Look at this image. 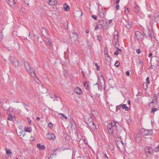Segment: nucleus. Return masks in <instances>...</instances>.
Listing matches in <instances>:
<instances>
[{"instance_id":"obj_43","label":"nucleus","mask_w":159,"mask_h":159,"mask_svg":"<svg viewBox=\"0 0 159 159\" xmlns=\"http://www.w3.org/2000/svg\"><path fill=\"white\" fill-rule=\"evenodd\" d=\"M92 17L93 19H94L95 20H96L97 18V16L96 15H93L92 16Z\"/></svg>"},{"instance_id":"obj_40","label":"nucleus","mask_w":159,"mask_h":159,"mask_svg":"<svg viewBox=\"0 0 159 159\" xmlns=\"http://www.w3.org/2000/svg\"><path fill=\"white\" fill-rule=\"evenodd\" d=\"M2 33L1 32H0V40L2 39Z\"/></svg>"},{"instance_id":"obj_64","label":"nucleus","mask_w":159,"mask_h":159,"mask_svg":"<svg viewBox=\"0 0 159 159\" xmlns=\"http://www.w3.org/2000/svg\"><path fill=\"white\" fill-rule=\"evenodd\" d=\"M154 103V102H153V100H152V102H150V104L151 103Z\"/></svg>"},{"instance_id":"obj_11","label":"nucleus","mask_w":159,"mask_h":159,"mask_svg":"<svg viewBox=\"0 0 159 159\" xmlns=\"http://www.w3.org/2000/svg\"><path fill=\"white\" fill-rule=\"evenodd\" d=\"M152 31L148 29V31L147 33H144V36L147 38L151 39L152 38Z\"/></svg>"},{"instance_id":"obj_26","label":"nucleus","mask_w":159,"mask_h":159,"mask_svg":"<svg viewBox=\"0 0 159 159\" xmlns=\"http://www.w3.org/2000/svg\"><path fill=\"white\" fill-rule=\"evenodd\" d=\"M22 104H23V106H24V108H25V109L26 110H27V111H28L29 110L28 109H27V107L28 106V105L25 104V103H22Z\"/></svg>"},{"instance_id":"obj_59","label":"nucleus","mask_w":159,"mask_h":159,"mask_svg":"<svg viewBox=\"0 0 159 159\" xmlns=\"http://www.w3.org/2000/svg\"><path fill=\"white\" fill-rule=\"evenodd\" d=\"M54 97L56 98H58V96L57 95H56V94H55L54 95Z\"/></svg>"},{"instance_id":"obj_5","label":"nucleus","mask_w":159,"mask_h":159,"mask_svg":"<svg viewBox=\"0 0 159 159\" xmlns=\"http://www.w3.org/2000/svg\"><path fill=\"white\" fill-rule=\"evenodd\" d=\"M27 71L30 75L32 76L33 77L36 81H37L36 79L38 80V79L36 76L35 70L34 69L30 68V69H29L28 70H27Z\"/></svg>"},{"instance_id":"obj_55","label":"nucleus","mask_w":159,"mask_h":159,"mask_svg":"<svg viewBox=\"0 0 159 159\" xmlns=\"http://www.w3.org/2000/svg\"><path fill=\"white\" fill-rule=\"evenodd\" d=\"M120 2V0H116V4H118Z\"/></svg>"},{"instance_id":"obj_31","label":"nucleus","mask_w":159,"mask_h":159,"mask_svg":"<svg viewBox=\"0 0 159 159\" xmlns=\"http://www.w3.org/2000/svg\"><path fill=\"white\" fill-rule=\"evenodd\" d=\"M157 108H153L151 111V113H154L155 111H157Z\"/></svg>"},{"instance_id":"obj_20","label":"nucleus","mask_w":159,"mask_h":159,"mask_svg":"<svg viewBox=\"0 0 159 159\" xmlns=\"http://www.w3.org/2000/svg\"><path fill=\"white\" fill-rule=\"evenodd\" d=\"M24 64L25 66V69L27 70H28L29 69L31 68L30 67V66L28 63L27 62H24Z\"/></svg>"},{"instance_id":"obj_13","label":"nucleus","mask_w":159,"mask_h":159,"mask_svg":"<svg viewBox=\"0 0 159 159\" xmlns=\"http://www.w3.org/2000/svg\"><path fill=\"white\" fill-rule=\"evenodd\" d=\"M6 1L11 7H13L15 4L14 0H6Z\"/></svg>"},{"instance_id":"obj_28","label":"nucleus","mask_w":159,"mask_h":159,"mask_svg":"<svg viewBox=\"0 0 159 159\" xmlns=\"http://www.w3.org/2000/svg\"><path fill=\"white\" fill-rule=\"evenodd\" d=\"M5 150L6 151L7 154L8 155V156H9V154H11V151L9 150H7V148L5 149Z\"/></svg>"},{"instance_id":"obj_27","label":"nucleus","mask_w":159,"mask_h":159,"mask_svg":"<svg viewBox=\"0 0 159 159\" xmlns=\"http://www.w3.org/2000/svg\"><path fill=\"white\" fill-rule=\"evenodd\" d=\"M121 107V105H119L117 106L116 107V112H117L118 110L120 109V108Z\"/></svg>"},{"instance_id":"obj_60","label":"nucleus","mask_w":159,"mask_h":159,"mask_svg":"<svg viewBox=\"0 0 159 159\" xmlns=\"http://www.w3.org/2000/svg\"><path fill=\"white\" fill-rule=\"evenodd\" d=\"M112 21V20H110L109 21V24H111Z\"/></svg>"},{"instance_id":"obj_44","label":"nucleus","mask_w":159,"mask_h":159,"mask_svg":"<svg viewBox=\"0 0 159 159\" xmlns=\"http://www.w3.org/2000/svg\"><path fill=\"white\" fill-rule=\"evenodd\" d=\"M16 159H23V157L21 156H18L17 157H16Z\"/></svg>"},{"instance_id":"obj_34","label":"nucleus","mask_w":159,"mask_h":159,"mask_svg":"<svg viewBox=\"0 0 159 159\" xmlns=\"http://www.w3.org/2000/svg\"><path fill=\"white\" fill-rule=\"evenodd\" d=\"M129 12V11L128 8H127L125 10V14L127 15L128 14Z\"/></svg>"},{"instance_id":"obj_58","label":"nucleus","mask_w":159,"mask_h":159,"mask_svg":"<svg viewBox=\"0 0 159 159\" xmlns=\"http://www.w3.org/2000/svg\"><path fill=\"white\" fill-rule=\"evenodd\" d=\"M127 103L129 105H130V102L129 100H128L127 101Z\"/></svg>"},{"instance_id":"obj_63","label":"nucleus","mask_w":159,"mask_h":159,"mask_svg":"<svg viewBox=\"0 0 159 159\" xmlns=\"http://www.w3.org/2000/svg\"><path fill=\"white\" fill-rule=\"evenodd\" d=\"M36 119L37 120H39L40 118L39 117H36Z\"/></svg>"},{"instance_id":"obj_14","label":"nucleus","mask_w":159,"mask_h":159,"mask_svg":"<svg viewBox=\"0 0 159 159\" xmlns=\"http://www.w3.org/2000/svg\"><path fill=\"white\" fill-rule=\"evenodd\" d=\"M74 91L75 93L77 94H82V91L81 89L79 87H76Z\"/></svg>"},{"instance_id":"obj_50","label":"nucleus","mask_w":159,"mask_h":159,"mask_svg":"<svg viewBox=\"0 0 159 159\" xmlns=\"http://www.w3.org/2000/svg\"><path fill=\"white\" fill-rule=\"evenodd\" d=\"M71 124L72 126L73 125H75V124L74 121H71Z\"/></svg>"},{"instance_id":"obj_51","label":"nucleus","mask_w":159,"mask_h":159,"mask_svg":"<svg viewBox=\"0 0 159 159\" xmlns=\"http://www.w3.org/2000/svg\"><path fill=\"white\" fill-rule=\"evenodd\" d=\"M126 74L127 76H129V73L128 71H126Z\"/></svg>"},{"instance_id":"obj_57","label":"nucleus","mask_w":159,"mask_h":159,"mask_svg":"<svg viewBox=\"0 0 159 159\" xmlns=\"http://www.w3.org/2000/svg\"><path fill=\"white\" fill-rule=\"evenodd\" d=\"M89 30H86V31H85V32L87 33V34H88L89 33Z\"/></svg>"},{"instance_id":"obj_41","label":"nucleus","mask_w":159,"mask_h":159,"mask_svg":"<svg viewBox=\"0 0 159 159\" xmlns=\"http://www.w3.org/2000/svg\"><path fill=\"white\" fill-rule=\"evenodd\" d=\"M21 134H23V132L22 131L21 132L19 133V134L17 133V134L18 135L20 136L21 135Z\"/></svg>"},{"instance_id":"obj_30","label":"nucleus","mask_w":159,"mask_h":159,"mask_svg":"<svg viewBox=\"0 0 159 159\" xmlns=\"http://www.w3.org/2000/svg\"><path fill=\"white\" fill-rule=\"evenodd\" d=\"M118 32L117 31H115L114 33V38L116 39H116H117Z\"/></svg>"},{"instance_id":"obj_16","label":"nucleus","mask_w":159,"mask_h":159,"mask_svg":"<svg viewBox=\"0 0 159 159\" xmlns=\"http://www.w3.org/2000/svg\"><path fill=\"white\" fill-rule=\"evenodd\" d=\"M63 9L65 11H68L70 10V8L69 5H67L66 4H64Z\"/></svg>"},{"instance_id":"obj_2","label":"nucleus","mask_w":159,"mask_h":159,"mask_svg":"<svg viewBox=\"0 0 159 159\" xmlns=\"http://www.w3.org/2000/svg\"><path fill=\"white\" fill-rule=\"evenodd\" d=\"M141 131L143 135L146 136L151 135L153 134V130L152 129H142Z\"/></svg>"},{"instance_id":"obj_39","label":"nucleus","mask_w":159,"mask_h":159,"mask_svg":"<svg viewBox=\"0 0 159 159\" xmlns=\"http://www.w3.org/2000/svg\"><path fill=\"white\" fill-rule=\"evenodd\" d=\"M84 86L86 88H87L88 87V85L87 84V83L85 82H84Z\"/></svg>"},{"instance_id":"obj_22","label":"nucleus","mask_w":159,"mask_h":159,"mask_svg":"<svg viewBox=\"0 0 159 159\" xmlns=\"http://www.w3.org/2000/svg\"><path fill=\"white\" fill-rule=\"evenodd\" d=\"M139 10V7L136 4H135V5L134 6V11H135L136 12L138 13Z\"/></svg>"},{"instance_id":"obj_54","label":"nucleus","mask_w":159,"mask_h":159,"mask_svg":"<svg viewBox=\"0 0 159 159\" xmlns=\"http://www.w3.org/2000/svg\"><path fill=\"white\" fill-rule=\"evenodd\" d=\"M152 55V53H150L148 55V57H151Z\"/></svg>"},{"instance_id":"obj_47","label":"nucleus","mask_w":159,"mask_h":159,"mask_svg":"<svg viewBox=\"0 0 159 159\" xmlns=\"http://www.w3.org/2000/svg\"><path fill=\"white\" fill-rule=\"evenodd\" d=\"M136 52L138 53L139 54L141 52V51L139 49H138L136 50Z\"/></svg>"},{"instance_id":"obj_29","label":"nucleus","mask_w":159,"mask_h":159,"mask_svg":"<svg viewBox=\"0 0 159 159\" xmlns=\"http://www.w3.org/2000/svg\"><path fill=\"white\" fill-rule=\"evenodd\" d=\"M120 65V62L118 61H116V62L115 63L114 65L116 67H118Z\"/></svg>"},{"instance_id":"obj_24","label":"nucleus","mask_w":159,"mask_h":159,"mask_svg":"<svg viewBox=\"0 0 159 159\" xmlns=\"http://www.w3.org/2000/svg\"><path fill=\"white\" fill-rule=\"evenodd\" d=\"M121 107L122 109H125L126 111H128L129 110L128 107L126 106V105L125 104H123L122 106H121Z\"/></svg>"},{"instance_id":"obj_4","label":"nucleus","mask_w":159,"mask_h":159,"mask_svg":"<svg viewBox=\"0 0 159 159\" xmlns=\"http://www.w3.org/2000/svg\"><path fill=\"white\" fill-rule=\"evenodd\" d=\"M135 39L139 41H141L143 38V35L139 31H137L135 32Z\"/></svg>"},{"instance_id":"obj_37","label":"nucleus","mask_w":159,"mask_h":159,"mask_svg":"<svg viewBox=\"0 0 159 159\" xmlns=\"http://www.w3.org/2000/svg\"><path fill=\"white\" fill-rule=\"evenodd\" d=\"M48 126L50 128H51L53 127V125L51 123H49L48 124Z\"/></svg>"},{"instance_id":"obj_7","label":"nucleus","mask_w":159,"mask_h":159,"mask_svg":"<svg viewBox=\"0 0 159 159\" xmlns=\"http://www.w3.org/2000/svg\"><path fill=\"white\" fill-rule=\"evenodd\" d=\"M2 106L3 108L6 111H8L10 107V106L9 104L7 103L6 101H4V103L2 104Z\"/></svg>"},{"instance_id":"obj_12","label":"nucleus","mask_w":159,"mask_h":159,"mask_svg":"<svg viewBox=\"0 0 159 159\" xmlns=\"http://www.w3.org/2000/svg\"><path fill=\"white\" fill-rule=\"evenodd\" d=\"M142 135L140 134H138L136 136V140L137 142H140L142 140Z\"/></svg>"},{"instance_id":"obj_36","label":"nucleus","mask_w":159,"mask_h":159,"mask_svg":"<svg viewBox=\"0 0 159 159\" xmlns=\"http://www.w3.org/2000/svg\"><path fill=\"white\" fill-rule=\"evenodd\" d=\"M149 77H148L146 80L147 83L148 84H150V81L149 80Z\"/></svg>"},{"instance_id":"obj_25","label":"nucleus","mask_w":159,"mask_h":159,"mask_svg":"<svg viewBox=\"0 0 159 159\" xmlns=\"http://www.w3.org/2000/svg\"><path fill=\"white\" fill-rule=\"evenodd\" d=\"M15 116H14L11 115L7 117V119L9 120H11L12 119L15 118Z\"/></svg>"},{"instance_id":"obj_6","label":"nucleus","mask_w":159,"mask_h":159,"mask_svg":"<svg viewBox=\"0 0 159 159\" xmlns=\"http://www.w3.org/2000/svg\"><path fill=\"white\" fill-rule=\"evenodd\" d=\"M117 146L120 150H123L125 148L124 144L122 141L120 140H116L115 141Z\"/></svg>"},{"instance_id":"obj_62","label":"nucleus","mask_w":159,"mask_h":159,"mask_svg":"<svg viewBox=\"0 0 159 159\" xmlns=\"http://www.w3.org/2000/svg\"><path fill=\"white\" fill-rule=\"evenodd\" d=\"M7 113L8 114V115L9 116H11V115H10V113L9 112H8V111H7Z\"/></svg>"},{"instance_id":"obj_8","label":"nucleus","mask_w":159,"mask_h":159,"mask_svg":"<svg viewBox=\"0 0 159 159\" xmlns=\"http://www.w3.org/2000/svg\"><path fill=\"white\" fill-rule=\"evenodd\" d=\"M145 152L147 154H152L153 152V149L150 147H147L145 149Z\"/></svg>"},{"instance_id":"obj_35","label":"nucleus","mask_w":159,"mask_h":159,"mask_svg":"<svg viewBox=\"0 0 159 159\" xmlns=\"http://www.w3.org/2000/svg\"><path fill=\"white\" fill-rule=\"evenodd\" d=\"M154 150L156 152H158L159 151V147L157 146V147H155V149H154Z\"/></svg>"},{"instance_id":"obj_49","label":"nucleus","mask_w":159,"mask_h":159,"mask_svg":"<svg viewBox=\"0 0 159 159\" xmlns=\"http://www.w3.org/2000/svg\"><path fill=\"white\" fill-rule=\"evenodd\" d=\"M118 54H119V53H118V51H117L114 53V54L116 55L117 56L118 55Z\"/></svg>"},{"instance_id":"obj_48","label":"nucleus","mask_w":159,"mask_h":159,"mask_svg":"<svg viewBox=\"0 0 159 159\" xmlns=\"http://www.w3.org/2000/svg\"><path fill=\"white\" fill-rule=\"evenodd\" d=\"M99 28V26L97 25L96 26L95 28V30H98V29Z\"/></svg>"},{"instance_id":"obj_9","label":"nucleus","mask_w":159,"mask_h":159,"mask_svg":"<svg viewBox=\"0 0 159 159\" xmlns=\"http://www.w3.org/2000/svg\"><path fill=\"white\" fill-rule=\"evenodd\" d=\"M46 136L48 139L50 140H53L55 138L54 134L52 133H48Z\"/></svg>"},{"instance_id":"obj_32","label":"nucleus","mask_w":159,"mask_h":159,"mask_svg":"<svg viewBox=\"0 0 159 159\" xmlns=\"http://www.w3.org/2000/svg\"><path fill=\"white\" fill-rule=\"evenodd\" d=\"M45 147L44 145H42L41 146L40 148L39 149L40 150H43L45 149Z\"/></svg>"},{"instance_id":"obj_46","label":"nucleus","mask_w":159,"mask_h":159,"mask_svg":"<svg viewBox=\"0 0 159 159\" xmlns=\"http://www.w3.org/2000/svg\"><path fill=\"white\" fill-rule=\"evenodd\" d=\"M13 102L16 103H20V102L18 100H14Z\"/></svg>"},{"instance_id":"obj_3","label":"nucleus","mask_w":159,"mask_h":159,"mask_svg":"<svg viewBox=\"0 0 159 159\" xmlns=\"http://www.w3.org/2000/svg\"><path fill=\"white\" fill-rule=\"evenodd\" d=\"M9 59L11 63L15 65L16 66H22V64H20V63H19L14 57H11Z\"/></svg>"},{"instance_id":"obj_42","label":"nucleus","mask_w":159,"mask_h":159,"mask_svg":"<svg viewBox=\"0 0 159 159\" xmlns=\"http://www.w3.org/2000/svg\"><path fill=\"white\" fill-rule=\"evenodd\" d=\"M27 120H29L28 123H29V124H30V123H31V120H30V118H29V117H27Z\"/></svg>"},{"instance_id":"obj_19","label":"nucleus","mask_w":159,"mask_h":159,"mask_svg":"<svg viewBox=\"0 0 159 159\" xmlns=\"http://www.w3.org/2000/svg\"><path fill=\"white\" fill-rule=\"evenodd\" d=\"M24 64L25 66V69L27 70H28L29 69L31 68L30 67V66L28 63L27 62H24Z\"/></svg>"},{"instance_id":"obj_23","label":"nucleus","mask_w":159,"mask_h":159,"mask_svg":"<svg viewBox=\"0 0 159 159\" xmlns=\"http://www.w3.org/2000/svg\"><path fill=\"white\" fill-rule=\"evenodd\" d=\"M25 131L26 132H30L31 131V127H25Z\"/></svg>"},{"instance_id":"obj_61","label":"nucleus","mask_w":159,"mask_h":159,"mask_svg":"<svg viewBox=\"0 0 159 159\" xmlns=\"http://www.w3.org/2000/svg\"><path fill=\"white\" fill-rule=\"evenodd\" d=\"M100 78L104 81V78L102 76H100Z\"/></svg>"},{"instance_id":"obj_10","label":"nucleus","mask_w":159,"mask_h":159,"mask_svg":"<svg viewBox=\"0 0 159 159\" xmlns=\"http://www.w3.org/2000/svg\"><path fill=\"white\" fill-rule=\"evenodd\" d=\"M48 3L51 5H55L57 4V2L56 0H46Z\"/></svg>"},{"instance_id":"obj_53","label":"nucleus","mask_w":159,"mask_h":159,"mask_svg":"<svg viewBox=\"0 0 159 159\" xmlns=\"http://www.w3.org/2000/svg\"><path fill=\"white\" fill-rule=\"evenodd\" d=\"M142 94V93L141 92H139L138 93V95H137V96L139 95V96H141Z\"/></svg>"},{"instance_id":"obj_17","label":"nucleus","mask_w":159,"mask_h":159,"mask_svg":"<svg viewBox=\"0 0 159 159\" xmlns=\"http://www.w3.org/2000/svg\"><path fill=\"white\" fill-rule=\"evenodd\" d=\"M125 27L128 29H130L131 27V23L130 21L126 22V24L125 25Z\"/></svg>"},{"instance_id":"obj_15","label":"nucleus","mask_w":159,"mask_h":159,"mask_svg":"<svg viewBox=\"0 0 159 159\" xmlns=\"http://www.w3.org/2000/svg\"><path fill=\"white\" fill-rule=\"evenodd\" d=\"M88 125L91 128L93 129H97L95 125L93 122H90L88 124Z\"/></svg>"},{"instance_id":"obj_33","label":"nucleus","mask_w":159,"mask_h":159,"mask_svg":"<svg viewBox=\"0 0 159 159\" xmlns=\"http://www.w3.org/2000/svg\"><path fill=\"white\" fill-rule=\"evenodd\" d=\"M95 66L97 67V70H99L100 67L99 66H98L97 63H95Z\"/></svg>"},{"instance_id":"obj_45","label":"nucleus","mask_w":159,"mask_h":159,"mask_svg":"<svg viewBox=\"0 0 159 159\" xmlns=\"http://www.w3.org/2000/svg\"><path fill=\"white\" fill-rule=\"evenodd\" d=\"M139 63L140 65H141V66H143V62L141 61V60L139 61Z\"/></svg>"},{"instance_id":"obj_52","label":"nucleus","mask_w":159,"mask_h":159,"mask_svg":"<svg viewBox=\"0 0 159 159\" xmlns=\"http://www.w3.org/2000/svg\"><path fill=\"white\" fill-rule=\"evenodd\" d=\"M37 147L38 148H40V146H41V144H40V143H38L37 144Z\"/></svg>"},{"instance_id":"obj_56","label":"nucleus","mask_w":159,"mask_h":159,"mask_svg":"<svg viewBox=\"0 0 159 159\" xmlns=\"http://www.w3.org/2000/svg\"><path fill=\"white\" fill-rule=\"evenodd\" d=\"M117 49H118V50L117 51H119V52H121L122 51V50L121 49H119L118 48H117Z\"/></svg>"},{"instance_id":"obj_21","label":"nucleus","mask_w":159,"mask_h":159,"mask_svg":"<svg viewBox=\"0 0 159 159\" xmlns=\"http://www.w3.org/2000/svg\"><path fill=\"white\" fill-rule=\"evenodd\" d=\"M58 116H60L61 118H62V117L65 119H66L67 118V117L66 116L62 113H59L58 114Z\"/></svg>"},{"instance_id":"obj_38","label":"nucleus","mask_w":159,"mask_h":159,"mask_svg":"<svg viewBox=\"0 0 159 159\" xmlns=\"http://www.w3.org/2000/svg\"><path fill=\"white\" fill-rule=\"evenodd\" d=\"M119 6L118 4H116V10H117L119 9Z\"/></svg>"},{"instance_id":"obj_1","label":"nucleus","mask_w":159,"mask_h":159,"mask_svg":"<svg viewBox=\"0 0 159 159\" xmlns=\"http://www.w3.org/2000/svg\"><path fill=\"white\" fill-rule=\"evenodd\" d=\"M113 121L114 124L112 123L109 124L107 126V128L111 135L117 139L119 138L118 131L120 129V126L116 121L114 120Z\"/></svg>"},{"instance_id":"obj_18","label":"nucleus","mask_w":159,"mask_h":159,"mask_svg":"<svg viewBox=\"0 0 159 159\" xmlns=\"http://www.w3.org/2000/svg\"><path fill=\"white\" fill-rule=\"evenodd\" d=\"M98 14L101 18H104L106 16V13L104 11L100 12L98 13Z\"/></svg>"}]
</instances>
